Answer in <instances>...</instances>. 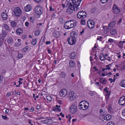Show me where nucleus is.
Here are the masks:
<instances>
[{
    "mask_svg": "<svg viewBox=\"0 0 125 125\" xmlns=\"http://www.w3.org/2000/svg\"><path fill=\"white\" fill-rule=\"evenodd\" d=\"M23 30L21 28H19L17 29L16 30V32L17 34H20L22 33Z\"/></svg>",
    "mask_w": 125,
    "mask_h": 125,
    "instance_id": "nucleus-26",
    "label": "nucleus"
},
{
    "mask_svg": "<svg viewBox=\"0 0 125 125\" xmlns=\"http://www.w3.org/2000/svg\"><path fill=\"white\" fill-rule=\"evenodd\" d=\"M120 85L121 86L125 87V80H122L120 83Z\"/></svg>",
    "mask_w": 125,
    "mask_h": 125,
    "instance_id": "nucleus-30",
    "label": "nucleus"
},
{
    "mask_svg": "<svg viewBox=\"0 0 125 125\" xmlns=\"http://www.w3.org/2000/svg\"><path fill=\"white\" fill-rule=\"evenodd\" d=\"M29 49V47L28 46H26L23 48L22 50V51L23 52H26Z\"/></svg>",
    "mask_w": 125,
    "mask_h": 125,
    "instance_id": "nucleus-34",
    "label": "nucleus"
},
{
    "mask_svg": "<svg viewBox=\"0 0 125 125\" xmlns=\"http://www.w3.org/2000/svg\"><path fill=\"white\" fill-rule=\"evenodd\" d=\"M40 33V32L39 30L36 31L34 33L35 35L37 36L39 35Z\"/></svg>",
    "mask_w": 125,
    "mask_h": 125,
    "instance_id": "nucleus-40",
    "label": "nucleus"
},
{
    "mask_svg": "<svg viewBox=\"0 0 125 125\" xmlns=\"http://www.w3.org/2000/svg\"><path fill=\"white\" fill-rule=\"evenodd\" d=\"M104 118L105 120H109L111 118V116L110 115H106L104 117Z\"/></svg>",
    "mask_w": 125,
    "mask_h": 125,
    "instance_id": "nucleus-27",
    "label": "nucleus"
},
{
    "mask_svg": "<svg viewBox=\"0 0 125 125\" xmlns=\"http://www.w3.org/2000/svg\"><path fill=\"white\" fill-rule=\"evenodd\" d=\"M34 18L33 17H31L30 18V21L32 23L33 22Z\"/></svg>",
    "mask_w": 125,
    "mask_h": 125,
    "instance_id": "nucleus-51",
    "label": "nucleus"
},
{
    "mask_svg": "<svg viewBox=\"0 0 125 125\" xmlns=\"http://www.w3.org/2000/svg\"><path fill=\"white\" fill-rule=\"evenodd\" d=\"M68 43L71 45H73L76 42V39L73 38V36H71L69 37L68 39Z\"/></svg>",
    "mask_w": 125,
    "mask_h": 125,
    "instance_id": "nucleus-6",
    "label": "nucleus"
},
{
    "mask_svg": "<svg viewBox=\"0 0 125 125\" xmlns=\"http://www.w3.org/2000/svg\"><path fill=\"white\" fill-rule=\"evenodd\" d=\"M99 59L101 61H103L106 59L105 56L102 54H101L99 56Z\"/></svg>",
    "mask_w": 125,
    "mask_h": 125,
    "instance_id": "nucleus-22",
    "label": "nucleus"
},
{
    "mask_svg": "<svg viewBox=\"0 0 125 125\" xmlns=\"http://www.w3.org/2000/svg\"><path fill=\"white\" fill-rule=\"evenodd\" d=\"M76 56V54L75 52H72L70 53L69 57L71 59H74V58Z\"/></svg>",
    "mask_w": 125,
    "mask_h": 125,
    "instance_id": "nucleus-23",
    "label": "nucleus"
},
{
    "mask_svg": "<svg viewBox=\"0 0 125 125\" xmlns=\"http://www.w3.org/2000/svg\"><path fill=\"white\" fill-rule=\"evenodd\" d=\"M115 21H114L110 23L108 26V28L109 29L110 27L112 28H113L115 25Z\"/></svg>",
    "mask_w": 125,
    "mask_h": 125,
    "instance_id": "nucleus-25",
    "label": "nucleus"
},
{
    "mask_svg": "<svg viewBox=\"0 0 125 125\" xmlns=\"http://www.w3.org/2000/svg\"><path fill=\"white\" fill-rule=\"evenodd\" d=\"M108 42L110 43H112L114 41V40L111 39H109L108 40Z\"/></svg>",
    "mask_w": 125,
    "mask_h": 125,
    "instance_id": "nucleus-57",
    "label": "nucleus"
},
{
    "mask_svg": "<svg viewBox=\"0 0 125 125\" xmlns=\"http://www.w3.org/2000/svg\"><path fill=\"white\" fill-rule=\"evenodd\" d=\"M2 118L4 119V120H6V119H7L8 118V117H7L6 116H3V115H2Z\"/></svg>",
    "mask_w": 125,
    "mask_h": 125,
    "instance_id": "nucleus-56",
    "label": "nucleus"
},
{
    "mask_svg": "<svg viewBox=\"0 0 125 125\" xmlns=\"http://www.w3.org/2000/svg\"><path fill=\"white\" fill-rule=\"evenodd\" d=\"M29 22L28 21H26L25 23V25L26 26L28 27L29 25Z\"/></svg>",
    "mask_w": 125,
    "mask_h": 125,
    "instance_id": "nucleus-62",
    "label": "nucleus"
},
{
    "mask_svg": "<svg viewBox=\"0 0 125 125\" xmlns=\"http://www.w3.org/2000/svg\"><path fill=\"white\" fill-rule=\"evenodd\" d=\"M118 103L120 105L123 106L125 105V96H123L120 98L118 101Z\"/></svg>",
    "mask_w": 125,
    "mask_h": 125,
    "instance_id": "nucleus-8",
    "label": "nucleus"
},
{
    "mask_svg": "<svg viewBox=\"0 0 125 125\" xmlns=\"http://www.w3.org/2000/svg\"><path fill=\"white\" fill-rule=\"evenodd\" d=\"M71 35H73L71 36L73 37V38H75L76 39V38L77 37V36L78 35L77 33L74 31H72L71 32Z\"/></svg>",
    "mask_w": 125,
    "mask_h": 125,
    "instance_id": "nucleus-24",
    "label": "nucleus"
},
{
    "mask_svg": "<svg viewBox=\"0 0 125 125\" xmlns=\"http://www.w3.org/2000/svg\"><path fill=\"white\" fill-rule=\"evenodd\" d=\"M122 113L123 115L125 116V108L123 110Z\"/></svg>",
    "mask_w": 125,
    "mask_h": 125,
    "instance_id": "nucleus-61",
    "label": "nucleus"
},
{
    "mask_svg": "<svg viewBox=\"0 0 125 125\" xmlns=\"http://www.w3.org/2000/svg\"><path fill=\"white\" fill-rule=\"evenodd\" d=\"M85 101V104H87L88 105L89 104V103L88 102L86 101H82L80 102L79 103V109L82 110H85L87 109L88 107V106L87 105L85 104L84 103L83 104H81Z\"/></svg>",
    "mask_w": 125,
    "mask_h": 125,
    "instance_id": "nucleus-3",
    "label": "nucleus"
},
{
    "mask_svg": "<svg viewBox=\"0 0 125 125\" xmlns=\"http://www.w3.org/2000/svg\"><path fill=\"white\" fill-rule=\"evenodd\" d=\"M59 22L61 23H63L64 22V21L62 18H61L59 19Z\"/></svg>",
    "mask_w": 125,
    "mask_h": 125,
    "instance_id": "nucleus-37",
    "label": "nucleus"
},
{
    "mask_svg": "<svg viewBox=\"0 0 125 125\" xmlns=\"http://www.w3.org/2000/svg\"><path fill=\"white\" fill-rule=\"evenodd\" d=\"M107 125H115L114 122H111L108 123Z\"/></svg>",
    "mask_w": 125,
    "mask_h": 125,
    "instance_id": "nucleus-43",
    "label": "nucleus"
},
{
    "mask_svg": "<svg viewBox=\"0 0 125 125\" xmlns=\"http://www.w3.org/2000/svg\"><path fill=\"white\" fill-rule=\"evenodd\" d=\"M59 77L61 78H65L66 76V74L65 73L63 72H61L60 74H59Z\"/></svg>",
    "mask_w": 125,
    "mask_h": 125,
    "instance_id": "nucleus-19",
    "label": "nucleus"
},
{
    "mask_svg": "<svg viewBox=\"0 0 125 125\" xmlns=\"http://www.w3.org/2000/svg\"><path fill=\"white\" fill-rule=\"evenodd\" d=\"M42 7L39 5L35 8V13L38 15H40L42 14Z\"/></svg>",
    "mask_w": 125,
    "mask_h": 125,
    "instance_id": "nucleus-5",
    "label": "nucleus"
},
{
    "mask_svg": "<svg viewBox=\"0 0 125 125\" xmlns=\"http://www.w3.org/2000/svg\"><path fill=\"white\" fill-rule=\"evenodd\" d=\"M10 25L12 27H15L17 25V23L14 21H12L10 22Z\"/></svg>",
    "mask_w": 125,
    "mask_h": 125,
    "instance_id": "nucleus-28",
    "label": "nucleus"
},
{
    "mask_svg": "<svg viewBox=\"0 0 125 125\" xmlns=\"http://www.w3.org/2000/svg\"><path fill=\"white\" fill-rule=\"evenodd\" d=\"M24 10L26 11H29L31 10V8L29 4H28L24 7Z\"/></svg>",
    "mask_w": 125,
    "mask_h": 125,
    "instance_id": "nucleus-14",
    "label": "nucleus"
},
{
    "mask_svg": "<svg viewBox=\"0 0 125 125\" xmlns=\"http://www.w3.org/2000/svg\"><path fill=\"white\" fill-rule=\"evenodd\" d=\"M4 27L5 30H10V28L6 24H5L4 25Z\"/></svg>",
    "mask_w": 125,
    "mask_h": 125,
    "instance_id": "nucleus-36",
    "label": "nucleus"
},
{
    "mask_svg": "<svg viewBox=\"0 0 125 125\" xmlns=\"http://www.w3.org/2000/svg\"><path fill=\"white\" fill-rule=\"evenodd\" d=\"M111 34L112 35H115L116 33V31L115 29L112 28L110 31Z\"/></svg>",
    "mask_w": 125,
    "mask_h": 125,
    "instance_id": "nucleus-20",
    "label": "nucleus"
},
{
    "mask_svg": "<svg viewBox=\"0 0 125 125\" xmlns=\"http://www.w3.org/2000/svg\"><path fill=\"white\" fill-rule=\"evenodd\" d=\"M56 108V109L58 111H59V112H60L61 111V110L60 109H59L58 107L59 108H60L61 107V106L59 105L58 106V105H56L55 106Z\"/></svg>",
    "mask_w": 125,
    "mask_h": 125,
    "instance_id": "nucleus-38",
    "label": "nucleus"
},
{
    "mask_svg": "<svg viewBox=\"0 0 125 125\" xmlns=\"http://www.w3.org/2000/svg\"><path fill=\"white\" fill-rule=\"evenodd\" d=\"M57 33L56 32H53V35L54 37H56L57 36Z\"/></svg>",
    "mask_w": 125,
    "mask_h": 125,
    "instance_id": "nucleus-58",
    "label": "nucleus"
},
{
    "mask_svg": "<svg viewBox=\"0 0 125 125\" xmlns=\"http://www.w3.org/2000/svg\"><path fill=\"white\" fill-rule=\"evenodd\" d=\"M89 22L90 25L93 26H90L88 24V27L90 29L93 28L94 27V25L95 24L94 21L93 20H90L89 21H88L87 24H88Z\"/></svg>",
    "mask_w": 125,
    "mask_h": 125,
    "instance_id": "nucleus-11",
    "label": "nucleus"
},
{
    "mask_svg": "<svg viewBox=\"0 0 125 125\" xmlns=\"http://www.w3.org/2000/svg\"><path fill=\"white\" fill-rule=\"evenodd\" d=\"M23 56L22 54H18V57L19 59H21L22 57Z\"/></svg>",
    "mask_w": 125,
    "mask_h": 125,
    "instance_id": "nucleus-48",
    "label": "nucleus"
},
{
    "mask_svg": "<svg viewBox=\"0 0 125 125\" xmlns=\"http://www.w3.org/2000/svg\"><path fill=\"white\" fill-rule=\"evenodd\" d=\"M74 93L73 92L71 91L69 93V94H68V97L70 96V97L71 96H72L73 95H74Z\"/></svg>",
    "mask_w": 125,
    "mask_h": 125,
    "instance_id": "nucleus-39",
    "label": "nucleus"
},
{
    "mask_svg": "<svg viewBox=\"0 0 125 125\" xmlns=\"http://www.w3.org/2000/svg\"><path fill=\"white\" fill-rule=\"evenodd\" d=\"M77 22L74 20H70L66 22L64 24V27L66 29H70L76 26Z\"/></svg>",
    "mask_w": 125,
    "mask_h": 125,
    "instance_id": "nucleus-1",
    "label": "nucleus"
},
{
    "mask_svg": "<svg viewBox=\"0 0 125 125\" xmlns=\"http://www.w3.org/2000/svg\"><path fill=\"white\" fill-rule=\"evenodd\" d=\"M96 9L95 8H94L91 10V12L92 13H94Z\"/></svg>",
    "mask_w": 125,
    "mask_h": 125,
    "instance_id": "nucleus-44",
    "label": "nucleus"
},
{
    "mask_svg": "<svg viewBox=\"0 0 125 125\" xmlns=\"http://www.w3.org/2000/svg\"><path fill=\"white\" fill-rule=\"evenodd\" d=\"M34 110V108L33 107H32L30 109V111L31 112H33Z\"/></svg>",
    "mask_w": 125,
    "mask_h": 125,
    "instance_id": "nucleus-59",
    "label": "nucleus"
},
{
    "mask_svg": "<svg viewBox=\"0 0 125 125\" xmlns=\"http://www.w3.org/2000/svg\"><path fill=\"white\" fill-rule=\"evenodd\" d=\"M37 42V40L36 39L34 38L33 39L31 43L33 45H35L36 44Z\"/></svg>",
    "mask_w": 125,
    "mask_h": 125,
    "instance_id": "nucleus-32",
    "label": "nucleus"
},
{
    "mask_svg": "<svg viewBox=\"0 0 125 125\" xmlns=\"http://www.w3.org/2000/svg\"><path fill=\"white\" fill-rule=\"evenodd\" d=\"M70 66L72 68H73L75 65V62L72 60H71L69 62Z\"/></svg>",
    "mask_w": 125,
    "mask_h": 125,
    "instance_id": "nucleus-21",
    "label": "nucleus"
},
{
    "mask_svg": "<svg viewBox=\"0 0 125 125\" xmlns=\"http://www.w3.org/2000/svg\"><path fill=\"white\" fill-rule=\"evenodd\" d=\"M72 4H74L75 5H77V6H79L80 5L81 2L82 0H72Z\"/></svg>",
    "mask_w": 125,
    "mask_h": 125,
    "instance_id": "nucleus-13",
    "label": "nucleus"
},
{
    "mask_svg": "<svg viewBox=\"0 0 125 125\" xmlns=\"http://www.w3.org/2000/svg\"><path fill=\"white\" fill-rule=\"evenodd\" d=\"M41 106L39 105H37L36 106V109H39L41 108Z\"/></svg>",
    "mask_w": 125,
    "mask_h": 125,
    "instance_id": "nucleus-55",
    "label": "nucleus"
},
{
    "mask_svg": "<svg viewBox=\"0 0 125 125\" xmlns=\"http://www.w3.org/2000/svg\"><path fill=\"white\" fill-rule=\"evenodd\" d=\"M89 94L91 96H93L94 95V92L92 91H90Z\"/></svg>",
    "mask_w": 125,
    "mask_h": 125,
    "instance_id": "nucleus-47",
    "label": "nucleus"
},
{
    "mask_svg": "<svg viewBox=\"0 0 125 125\" xmlns=\"http://www.w3.org/2000/svg\"><path fill=\"white\" fill-rule=\"evenodd\" d=\"M57 102L60 104H63V102L62 101L60 100H58L57 101Z\"/></svg>",
    "mask_w": 125,
    "mask_h": 125,
    "instance_id": "nucleus-49",
    "label": "nucleus"
},
{
    "mask_svg": "<svg viewBox=\"0 0 125 125\" xmlns=\"http://www.w3.org/2000/svg\"><path fill=\"white\" fill-rule=\"evenodd\" d=\"M113 11L115 14H118L120 12V10L116 5H114L113 7Z\"/></svg>",
    "mask_w": 125,
    "mask_h": 125,
    "instance_id": "nucleus-12",
    "label": "nucleus"
},
{
    "mask_svg": "<svg viewBox=\"0 0 125 125\" xmlns=\"http://www.w3.org/2000/svg\"><path fill=\"white\" fill-rule=\"evenodd\" d=\"M44 123L45 124H51L53 123V122L52 119H48L44 120Z\"/></svg>",
    "mask_w": 125,
    "mask_h": 125,
    "instance_id": "nucleus-15",
    "label": "nucleus"
},
{
    "mask_svg": "<svg viewBox=\"0 0 125 125\" xmlns=\"http://www.w3.org/2000/svg\"><path fill=\"white\" fill-rule=\"evenodd\" d=\"M81 23L83 25H84L85 24V21L83 19H82L81 20Z\"/></svg>",
    "mask_w": 125,
    "mask_h": 125,
    "instance_id": "nucleus-45",
    "label": "nucleus"
},
{
    "mask_svg": "<svg viewBox=\"0 0 125 125\" xmlns=\"http://www.w3.org/2000/svg\"><path fill=\"white\" fill-rule=\"evenodd\" d=\"M3 40H2V38L0 39V47H1L2 44H3V42L2 41Z\"/></svg>",
    "mask_w": 125,
    "mask_h": 125,
    "instance_id": "nucleus-46",
    "label": "nucleus"
},
{
    "mask_svg": "<svg viewBox=\"0 0 125 125\" xmlns=\"http://www.w3.org/2000/svg\"><path fill=\"white\" fill-rule=\"evenodd\" d=\"M102 37L101 36H98L97 38V40H99L100 41H101V39H102Z\"/></svg>",
    "mask_w": 125,
    "mask_h": 125,
    "instance_id": "nucleus-54",
    "label": "nucleus"
},
{
    "mask_svg": "<svg viewBox=\"0 0 125 125\" xmlns=\"http://www.w3.org/2000/svg\"><path fill=\"white\" fill-rule=\"evenodd\" d=\"M17 41L18 42L17 43H15V45L16 46H18L21 44L20 42L21 41V40L20 39H17Z\"/></svg>",
    "mask_w": 125,
    "mask_h": 125,
    "instance_id": "nucleus-33",
    "label": "nucleus"
},
{
    "mask_svg": "<svg viewBox=\"0 0 125 125\" xmlns=\"http://www.w3.org/2000/svg\"><path fill=\"white\" fill-rule=\"evenodd\" d=\"M37 3H39L41 1V0H34Z\"/></svg>",
    "mask_w": 125,
    "mask_h": 125,
    "instance_id": "nucleus-60",
    "label": "nucleus"
},
{
    "mask_svg": "<svg viewBox=\"0 0 125 125\" xmlns=\"http://www.w3.org/2000/svg\"><path fill=\"white\" fill-rule=\"evenodd\" d=\"M108 1V0H101V2L102 3H106Z\"/></svg>",
    "mask_w": 125,
    "mask_h": 125,
    "instance_id": "nucleus-50",
    "label": "nucleus"
},
{
    "mask_svg": "<svg viewBox=\"0 0 125 125\" xmlns=\"http://www.w3.org/2000/svg\"><path fill=\"white\" fill-rule=\"evenodd\" d=\"M77 111V105L75 104L72 105L70 108V111L72 113H75Z\"/></svg>",
    "mask_w": 125,
    "mask_h": 125,
    "instance_id": "nucleus-7",
    "label": "nucleus"
},
{
    "mask_svg": "<svg viewBox=\"0 0 125 125\" xmlns=\"http://www.w3.org/2000/svg\"><path fill=\"white\" fill-rule=\"evenodd\" d=\"M75 98V96L74 95L71 96L70 97L69 100L70 101L74 100Z\"/></svg>",
    "mask_w": 125,
    "mask_h": 125,
    "instance_id": "nucleus-35",
    "label": "nucleus"
},
{
    "mask_svg": "<svg viewBox=\"0 0 125 125\" xmlns=\"http://www.w3.org/2000/svg\"><path fill=\"white\" fill-rule=\"evenodd\" d=\"M1 38L2 40H4V38L7 36L8 33L5 30H3L2 31V33L0 34Z\"/></svg>",
    "mask_w": 125,
    "mask_h": 125,
    "instance_id": "nucleus-10",
    "label": "nucleus"
},
{
    "mask_svg": "<svg viewBox=\"0 0 125 125\" xmlns=\"http://www.w3.org/2000/svg\"><path fill=\"white\" fill-rule=\"evenodd\" d=\"M13 13L16 17H19L21 13V10L19 7L15 8L13 10Z\"/></svg>",
    "mask_w": 125,
    "mask_h": 125,
    "instance_id": "nucleus-4",
    "label": "nucleus"
},
{
    "mask_svg": "<svg viewBox=\"0 0 125 125\" xmlns=\"http://www.w3.org/2000/svg\"><path fill=\"white\" fill-rule=\"evenodd\" d=\"M50 11H54V9H53L52 8V6H50Z\"/></svg>",
    "mask_w": 125,
    "mask_h": 125,
    "instance_id": "nucleus-64",
    "label": "nucleus"
},
{
    "mask_svg": "<svg viewBox=\"0 0 125 125\" xmlns=\"http://www.w3.org/2000/svg\"><path fill=\"white\" fill-rule=\"evenodd\" d=\"M2 18L4 20H6L7 18V15L6 13L3 12L1 14Z\"/></svg>",
    "mask_w": 125,
    "mask_h": 125,
    "instance_id": "nucleus-18",
    "label": "nucleus"
},
{
    "mask_svg": "<svg viewBox=\"0 0 125 125\" xmlns=\"http://www.w3.org/2000/svg\"><path fill=\"white\" fill-rule=\"evenodd\" d=\"M108 110L109 112H111L112 110V107L110 105L109 106L108 108Z\"/></svg>",
    "mask_w": 125,
    "mask_h": 125,
    "instance_id": "nucleus-52",
    "label": "nucleus"
},
{
    "mask_svg": "<svg viewBox=\"0 0 125 125\" xmlns=\"http://www.w3.org/2000/svg\"><path fill=\"white\" fill-rule=\"evenodd\" d=\"M47 100L49 101H51L52 100L51 98L49 96H48L46 97Z\"/></svg>",
    "mask_w": 125,
    "mask_h": 125,
    "instance_id": "nucleus-53",
    "label": "nucleus"
},
{
    "mask_svg": "<svg viewBox=\"0 0 125 125\" xmlns=\"http://www.w3.org/2000/svg\"><path fill=\"white\" fill-rule=\"evenodd\" d=\"M13 39L11 37H9L7 40V42L8 43L10 44L13 42Z\"/></svg>",
    "mask_w": 125,
    "mask_h": 125,
    "instance_id": "nucleus-31",
    "label": "nucleus"
},
{
    "mask_svg": "<svg viewBox=\"0 0 125 125\" xmlns=\"http://www.w3.org/2000/svg\"><path fill=\"white\" fill-rule=\"evenodd\" d=\"M125 43V41H120L119 42V46L121 48H123V44Z\"/></svg>",
    "mask_w": 125,
    "mask_h": 125,
    "instance_id": "nucleus-29",
    "label": "nucleus"
},
{
    "mask_svg": "<svg viewBox=\"0 0 125 125\" xmlns=\"http://www.w3.org/2000/svg\"><path fill=\"white\" fill-rule=\"evenodd\" d=\"M67 93V90L65 89L61 90L59 93L60 96L62 97H64L66 96Z\"/></svg>",
    "mask_w": 125,
    "mask_h": 125,
    "instance_id": "nucleus-9",
    "label": "nucleus"
},
{
    "mask_svg": "<svg viewBox=\"0 0 125 125\" xmlns=\"http://www.w3.org/2000/svg\"><path fill=\"white\" fill-rule=\"evenodd\" d=\"M99 81L102 84H105L106 83L107 81L104 78H101L100 79Z\"/></svg>",
    "mask_w": 125,
    "mask_h": 125,
    "instance_id": "nucleus-17",
    "label": "nucleus"
},
{
    "mask_svg": "<svg viewBox=\"0 0 125 125\" xmlns=\"http://www.w3.org/2000/svg\"><path fill=\"white\" fill-rule=\"evenodd\" d=\"M3 76L0 74V84H1L3 82Z\"/></svg>",
    "mask_w": 125,
    "mask_h": 125,
    "instance_id": "nucleus-41",
    "label": "nucleus"
},
{
    "mask_svg": "<svg viewBox=\"0 0 125 125\" xmlns=\"http://www.w3.org/2000/svg\"><path fill=\"white\" fill-rule=\"evenodd\" d=\"M77 16L78 18L79 19H82L83 18V17L80 14H79V13H78Z\"/></svg>",
    "mask_w": 125,
    "mask_h": 125,
    "instance_id": "nucleus-42",
    "label": "nucleus"
},
{
    "mask_svg": "<svg viewBox=\"0 0 125 125\" xmlns=\"http://www.w3.org/2000/svg\"><path fill=\"white\" fill-rule=\"evenodd\" d=\"M78 13L81 14L83 18H85L86 17L87 15V14L86 12L85 11H82L79 12Z\"/></svg>",
    "mask_w": 125,
    "mask_h": 125,
    "instance_id": "nucleus-16",
    "label": "nucleus"
},
{
    "mask_svg": "<svg viewBox=\"0 0 125 125\" xmlns=\"http://www.w3.org/2000/svg\"><path fill=\"white\" fill-rule=\"evenodd\" d=\"M27 36L26 35H24L22 36V38L23 39H26L27 38Z\"/></svg>",
    "mask_w": 125,
    "mask_h": 125,
    "instance_id": "nucleus-63",
    "label": "nucleus"
},
{
    "mask_svg": "<svg viewBox=\"0 0 125 125\" xmlns=\"http://www.w3.org/2000/svg\"><path fill=\"white\" fill-rule=\"evenodd\" d=\"M67 5H68L69 8L67 10V12L68 13V14H72L73 11H74L79 9V6L75 5L71 2L68 3Z\"/></svg>",
    "mask_w": 125,
    "mask_h": 125,
    "instance_id": "nucleus-2",
    "label": "nucleus"
}]
</instances>
